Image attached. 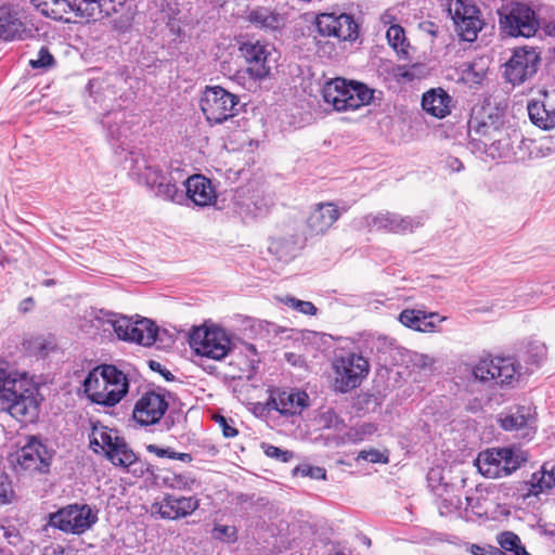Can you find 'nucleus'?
I'll return each mask as SVG.
<instances>
[{
	"label": "nucleus",
	"instance_id": "nucleus-35",
	"mask_svg": "<svg viewBox=\"0 0 555 555\" xmlns=\"http://www.w3.org/2000/svg\"><path fill=\"white\" fill-rule=\"evenodd\" d=\"M386 38L389 46L400 57L408 56L410 43L405 38L404 29L400 25H391L387 29Z\"/></svg>",
	"mask_w": 555,
	"mask_h": 555
},
{
	"label": "nucleus",
	"instance_id": "nucleus-52",
	"mask_svg": "<svg viewBox=\"0 0 555 555\" xmlns=\"http://www.w3.org/2000/svg\"><path fill=\"white\" fill-rule=\"evenodd\" d=\"M17 532L14 529L5 528L0 524V538L7 539L9 543L14 544L12 538H17Z\"/></svg>",
	"mask_w": 555,
	"mask_h": 555
},
{
	"label": "nucleus",
	"instance_id": "nucleus-32",
	"mask_svg": "<svg viewBox=\"0 0 555 555\" xmlns=\"http://www.w3.org/2000/svg\"><path fill=\"white\" fill-rule=\"evenodd\" d=\"M246 20L255 27L264 30L279 29L283 23V17L269 8L258 7L247 12Z\"/></svg>",
	"mask_w": 555,
	"mask_h": 555
},
{
	"label": "nucleus",
	"instance_id": "nucleus-49",
	"mask_svg": "<svg viewBox=\"0 0 555 555\" xmlns=\"http://www.w3.org/2000/svg\"><path fill=\"white\" fill-rule=\"evenodd\" d=\"M13 255H4L3 258L0 259L1 266H4L5 263L10 264L12 262H16L24 254V249L22 246L13 244Z\"/></svg>",
	"mask_w": 555,
	"mask_h": 555
},
{
	"label": "nucleus",
	"instance_id": "nucleus-40",
	"mask_svg": "<svg viewBox=\"0 0 555 555\" xmlns=\"http://www.w3.org/2000/svg\"><path fill=\"white\" fill-rule=\"evenodd\" d=\"M377 430L376 426L372 423H363L351 427L346 434L344 439L347 442L358 443L372 436Z\"/></svg>",
	"mask_w": 555,
	"mask_h": 555
},
{
	"label": "nucleus",
	"instance_id": "nucleus-58",
	"mask_svg": "<svg viewBox=\"0 0 555 555\" xmlns=\"http://www.w3.org/2000/svg\"><path fill=\"white\" fill-rule=\"evenodd\" d=\"M42 285L49 287V286L55 285V281L53 279H48L42 282Z\"/></svg>",
	"mask_w": 555,
	"mask_h": 555
},
{
	"label": "nucleus",
	"instance_id": "nucleus-24",
	"mask_svg": "<svg viewBox=\"0 0 555 555\" xmlns=\"http://www.w3.org/2000/svg\"><path fill=\"white\" fill-rule=\"evenodd\" d=\"M199 507V499L196 495L178 496L165 494L159 501L152 504V514L164 519L185 518Z\"/></svg>",
	"mask_w": 555,
	"mask_h": 555
},
{
	"label": "nucleus",
	"instance_id": "nucleus-60",
	"mask_svg": "<svg viewBox=\"0 0 555 555\" xmlns=\"http://www.w3.org/2000/svg\"><path fill=\"white\" fill-rule=\"evenodd\" d=\"M159 366H160V364H159V363H157V362H155V361H151V369H152V370H157V367H159Z\"/></svg>",
	"mask_w": 555,
	"mask_h": 555
},
{
	"label": "nucleus",
	"instance_id": "nucleus-39",
	"mask_svg": "<svg viewBox=\"0 0 555 555\" xmlns=\"http://www.w3.org/2000/svg\"><path fill=\"white\" fill-rule=\"evenodd\" d=\"M278 300L288 308L306 315H315L318 312L317 307L311 301L300 300L289 295L278 297Z\"/></svg>",
	"mask_w": 555,
	"mask_h": 555
},
{
	"label": "nucleus",
	"instance_id": "nucleus-62",
	"mask_svg": "<svg viewBox=\"0 0 555 555\" xmlns=\"http://www.w3.org/2000/svg\"><path fill=\"white\" fill-rule=\"evenodd\" d=\"M467 506L470 505V498L466 496Z\"/></svg>",
	"mask_w": 555,
	"mask_h": 555
},
{
	"label": "nucleus",
	"instance_id": "nucleus-25",
	"mask_svg": "<svg viewBox=\"0 0 555 555\" xmlns=\"http://www.w3.org/2000/svg\"><path fill=\"white\" fill-rule=\"evenodd\" d=\"M446 319L437 312H426L421 309H404L398 315V321L403 326L421 333L440 332V324Z\"/></svg>",
	"mask_w": 555,
	"mask_h": 555
},
{
	"label": "nucleus",
	"instance_id": "nucleus-30",
	"mask_svg": "<svg viewBox=\"0 0 555 555\" xmlns=\"http://www.w3.org/2000/svg\"><path fill=\"white\" fill-rule=\"evenodd\" d=\"M531 122L542 130H551L555 127V107L545 100H531L527 105Z\"/></svg>",
	"mask_w": 555,
	"mask_h": 555
},
{
	"label": "nucleus",
	"instance_id": "nucleus-42",
	"mask_svg": "<svg viewBox=\"0 0 555 555\" xmlns=\"http://www.w3.org/2000/svg\"><path fill=\"white\" fill-rule=\"evenodd\" d=\"M146 450L150 453H153L156 456L162 457V459L167 457L170 460H177V461H181L184 463H189L192 461V455L190 453L176 452L171 448H163V447H158L156 444H149L146 447Z\"/></svg>",
	"mask_w": 555,
	"mask_h": 555
},
{
	"label": "nucleus",
	"instance_id": "nucleus-50",
	"mask_svg": "<svg viewBox=\"0 0 555 555\" xmlns=\"http://www.w3.org/2000/svg\"><path fill=\"white\" fill-rule=\"evenodd\" d=\"M444 168L448 169L450 172H460L464 169L463 163L453 156H448L443 160Z\"/></svg>",
	"mask_w": 555,
	"mask_h": 555
},
{
	"label": "nucleus",
	"instance_id": "nucleus-54",
	"mask_svg": "<svg viewBox=\"0 0 555 555\" xmlns=\"http://www.w3.org/2000/svg\"><path fill=\"white\" fill-rule=\"evenodd\" d=\"M126 0H103V5L105 7L106 5H112L114 7L117 11L120 7H122L124 2Z\"/></svg>",
	"mask_w": 555,
	"mask_h": 555
},
{
	"label": "nucleus",
	"instance_id": "nucleus-11",
	"mask_svg": "<svg viewBox=\"0 0 555 555\" xmlns=\"http://www.w3.org/2000/svg\"><path fill=\"white\" fill-rule=\"evenodd\" d=\"M190 346L196 354L216 361L224 359L233 348L227 332L217 326L196 328L190 336Z\"/></svg>",
	"mask_w": 555,
	"mask_h": 555
},
{
	"label": "nucleus",
	"instance_id": "nucleus-51",
	"mask_svg": "<svg viewBox=\"0 0 555 555\" xmlns=\"http://www.w3.org/2000/svg\"><path fill=\"white\" fill-rule=\"evenodd\" d=\"M379 21L384 26L397 25L395 22L397 21V15L395 9L385 10L380 16Z\"/></svg>",
	"mask_w": 555,
	"mask_h": 555
},
{
	"label": "nucleus",
	"instance_id": "nucleus-48",
	"mask_svg": "<svg viewBox=\"0 0 555 555\" xmlns=\"http://www.w3.org/2000/svg\"><path fill=\"white\" fill-rule=\"evenodd\" d=\"M215 535L218 539H224L227 541H231L235 539L236 529L233 526H217L215 527Z\"/></svg>",
	"mask_w": 555,
	"mask_h": 555
},
{
	"label": "nucleus",
	"instance_id": "nucleus-47",
	"mask_svg": "<svg viewBox=\"0 0 555 555\" xmlns=\"http://www.w3.org/2000/svg\"><path fill=\"white\" fill-rule=\"evenodd\" d=\"M215 420L219 424L222 434L225 438H233L237 435L238 431L234 427L232 420H228L222 415H217Z\"/></svg>",
	"mask_w": 555,
	"mask_h": 555
},
{
	"label": "nucleus",
	"instance_id": "nucleus-38",
	"mask_svg": "<svg viewBox=\"0 0 555 555\" xmlns=\"http://www.w3.org/2000/svg\"><path fill=\"white\" fill-rule=\"evenodd\" d=\"M125 119V113L122 111L108 112L104 115L102 124L107 128L108 134L118 139L122 133L121 121Z\"/></svg>",
	"mask_w": 555,
	"mask_h": 555
},
{
	"label": "nucleus",
	"instance_id": "nucleus-7",
	"mask_svg": "<svg viewBox=\"0 0 555 555\" xmlns=\"http://www.w3.org/2000/svg\"><path fill=\"white\" fill-rule=\"evenodd\" d=\"M322 95L336 111H354L370 104L373 91L363 83L336 78L324 85Z\"/></svg>",
	"mask_w": 555,
	"mask_h": 555
},
{
	"label": "nucleus",
	"instance_id": "nucleus-12",
	"mask_svg": "<svg viewBox=\"0 0 555 555\" xmlns=\"http://www.w3.org/2000/svg\"><path fill=\"white\" fill-rule=\"evenodd\" d=\"M238 98L225 89L206 87L201 98V109L210 125L221 124L235 116Z\"/></svg>",
	"mask_w": 555,
	"mask_h": 555
},
{
	"label": "nucleus",
	"instance_id": "nucleus-29",
	"mask_svg": "<svg viewBox=\"0 0 555 555\" xmlns=\"http://www.w3.org/2000/svg\"><path fill=\"white\" fill-rule=\"evenodd\" d=\"M451 96L441 88L431 89L424 93L423 109L437 118H444L451 113Z\"/></svg>",
	"mask_w": 555,
	"mask_h": 555
},
{
	"label": "nucleus",
	"instance_id": "nucleus-37",
	"mask_svg": "<svg viewBox=\"0 0 555 555\" xmlns=\"http://www.w3.org/2000/svg\"><path fill=\"white\" fill-rule=\"evenodd\" d=\"M168 488L179 491H191L199 486V482L191 474H170L164 478Z\"/></svg>",
	"mask_w": 555,
	"mask_h": 555
},
{
	"label": "nucleus",
	"instance_id": "nucleus-53",
	"mask_svg": "<svg viewBox=\"0 0 555 555\" xmlns=\"http://www.w3.org/2000/svg\"><path fill=\"white\" fill-rule=\"evenodd\" d=\"M465 546L466 551L469 552L472 555H486L487 546L470 543H467Z\"/></svg>",
	"mask_w": 555,
	"mask_h": 555
},
{
	"label": "nucleus",
	"instance_id": "nucleus-45",
	"mask_svg": "<svg viewBox=\"0 0 555 555\" xmlns=\"http://www.w3.org/2000/svg\"><path fill=\"white\" fill-rule=\"evenodd\" d=\"M261 448L268 457L275 459L282 463H287L293 459V452L288 450H282L269 443H262Z\"/></svg>",
	"mask_w": 555,
	"mask_h": 555
},
{
	"label": "nucleus",
	"instance_id": "nucleus-3",
	"mask_svg": "<svg viewBox=\"0 0 555 555\" xmlns=\"http://www.w3.org/2000/svg\"><path fill=\"white\" fill-rule=\"evenodd\" d=\"M91 323L93 327L103 332L113 330L120 340L137 343L144 347L155 344L158 337V327L145 318L133 320L115 312L100 310L94 312Z\"/></svg>",
	"mask_w": 555,
	"mask_h": 555
},
{
	"label": "nucleus",
	"instance_id": "nucleus-13",
	"mask_svg": "<svg viewBox=\"0 0 555 555\" xmlns=\"http://www.w3.org/2000/svg\"><path fill=\"white\" fill-rule=\"evenodd\" d=\"M98 521V515L87 504H69L49 514L48 524L65 533L81 534Z\"/></svg>",
	"mask_w": 555,
	"mask_h": 555
},
{
	"label": "nucleus",
	"instance_id": "nucleus-8",
	"mask_svg": "<svg viewBox=\"0 0 555 555\" xmlns=\"http://www.w3.org/2000/svg\"><path fill=\"white\" fill-rule=\"evenodd\" d=\"M520 366L512 358L488 357L480 359L472 369L475 380L501 388L514 387L520 377Z\"/></svg>",
	"mask_w": 555,
	"mask_h": 555
},
{
	"label": "nucleus",
	"instance_id": "nucleus-61",
	"mask_svg": "<svg viewBox=\"0 0 555 555\" xmlns=\"http://www.w3.org/2000/svg\"><path fill=\"white\" fill-rule=\"evenodd\" d=\"M451 504L454 505L455 508H461L462 506V503L459 499L456 500V503L451 502Z\"/></svg>",
	"mask_w": 555,
	"mask_h": 555
},
{
	"label": "nucleus",
	"instance_id": "nucleus-15",
	"mask_svg": "<svg viewBox=\"0 0 555 555\" xmlns=\"http://www.w3.org/2000/svg\"><path fill=\"white\" fill-rule=\"evenodd\" d=\"M15 473H44L50 466V454L46 446L36 437H28L24 446L9 455Z\"/></svg>",
	"mask_w": 555,
	"mask_h": 555
},
{
	"label": "nucleus",
	"instance_id": "nucleus-33",
	"mask_svg": "<svg viewBox=\"0 0 555 555\" xmlns=\"http://www.w3.org/2000/svg\"><path fill=\"white\" fill-rule=\"evenodd\" d=\"M269 251L279 260L288 261L296 256L298 246L294 237H275L270 241Z\"/></svg>",
	"mask_w": 555,
	"mask_h": 555
},
{
	"label": "nucleus",
	"instance_id": "nucleus-22",
	"mask_svg": "<svg viewBox=\"0 0 555 555\" xmlns=\"http://www.w3.org/2000/svg\"><path fill=\"white\" fill-rule=\"evenodd\" d=\"M169 402L166 393L160 391H146L135 402L132 417L141 426L159 423L167 412Z\"/></svg>",
	"mask_w": 555,
	"mask_h": 555
},
{
	"label": "nucleus",
	"instance_id": "nucleus-56",
	"mask_svg": "<svg viewBox=\"0 0 555 555\" xmlns=\"http://www.w3.org/2000/svg\"><path fill=\"white\" fill-rule=\"evenodd\" d=\"M267 211V207L264 205H257L255 204L254 210L250 211L254 216L261 215Z\"/></svg>",
	"mask_w": 555,
	"mask_h": 555
},
{
	"label": "nucleus",
	"instance_id": "nucleus-19",
	"mask_svg": "<svg viewBox=\"0 0 555 555\" xmlns=\"http://www.w3.org/2000/svg\"><path fill=\"white\" fill-rule=\"evenodd\" d=\"M363 222L370 231L405 234L421 227L423 219L421 217H403L396 212L382 211L366 215L363 218Z\"/></svg>",
	"mask_w": 555,
	"mask_h": 555
},
{
	"label": "nucleus",
	"instance_id": "nucleus-9",
	"mask_svg": "<svg viewBox=\"0 0 555 555\" xmlns=\"http://www.w3.org/2000/svg\"><path fill=\"white\" fill-rule=\"evenodd\" d=\"M527 462V454L517 448H491L481 451L475 464L480 474L488 478L512 475Z\"/></svg>",
	"mask_w": 555,
	"mask_h": 555
},
{
	"label": "nucleus",
	"instance_id": "nucleus-41",
	"mask_svg": "<svg viewBox=\"0 0 555 555\" xmlns=\"http://www.w3.org/2000/svg\"><path fill=\"white\" fill-rule=\"evenodd\" d=\"M55 60L47 47H41L34 59L29 60V66L34 69L47 72L54 67Z\"/></svg>",
	"mask_w": 555,
	"mask_h": 555
},
{
	"label": "nucleus",
	"instance_id": "nucleus-1",
	"mask_svg": "<svg viewBox=\"0 0 555 555\" xmlns=\"http://www.w3.org/2000/svg\"><path fill=\"white\" fill-rule=\"evenodd\" d=\"M129 175L147 186L155 196L175 204L190 201L196 207H210L217 203V190L203 175L185 178L183 169L172 164H158L142 153H131Z\"/></svg>",
	"mask_w": 555,
	"mask_h": 555
},
{
	"label": "nucleus",
	"instance_id": "nucleus-20",
	"mask_svg": "<svg viewBox=\"0 0 555 555\" xmlns=\"http://www.w3.org/2000/svg\"><path fill=\"white\" fill-rule=\"evenodd\" d=\"M449 12L459 36L465 41H474L482 27L479 9L464 0H455L449 5Z\"/></svg>",
	"mask_w": 555,
	"mask_h": 555
},
{
	"label": "nucleus",
	"instance_id": "nucleus-34",
	"mask_svg": "<svg viewBox=\"0 0 555 555\" xmlns=\"http://www.w3.org/2000/svg\"><path fill=\"white\" fill-rule=\"evenodd\" d=\"M405 363L411 371L427 376L434 373L436 359L429 354L417 351H406Z\"/></svg>",
	"mask_w": 555,
	"mask_h": 555
},
{
	"label": "nucleus",
	"instance_id": "nucleus-16",
	"mask_svg": "<svg viewBox=\"0 0 555 555\" xmlns=\"http://www.w3.org/2000/svg\"><path fill=\"white\" fill-rule=\"evenodd\" d=\"M499 423L506 431H515L521 439L531 440L537 431V412L531 403L509 406L499 415Z\"/></svg>",
	"mask_w": 555,
	"mask_h": 555
},
{
	"label": "nucleus",
	"instance_id": "nucleus-23",
	"mask_svg": "<svg viewBox=\"0 0 555 555\" xmlns=\"http://www.w3.org/2000/svg\"><path fill=\"white\" fill-rule=\"evenodd\" d=\"M315 27L324 37H334L339 41H354L358 38V25L349 14L322 13L317 16Z\"/></svg>",
	"mask_w": 555,
	"mask_h": 555
},
{
	"label": "nucleus",
	"instance_id": "nucleus-18",
	"mask_svg": "<svg viewBox=\"0 0 555 555\" xmlns=\"http://www.w3.org/2000/svg\"><path fill=\"white\" fill-rule=\"evenodd\" d=\"M539 63L540 53L535 48H517L505 64L506 79L513 85H520L537 73Z\"/></svg>",
	"mask_w": 555,
	"mask_h": 555
},
{
	"label": "nucleus",
	"instance_id": "nucleus-31",
	"mask_svg": "<svg viewBox=\"0 0 555 555\" xmlns=\"http://www.w3.org/2000/svg\"><path fill=\"white\" fill-rule=\"evenodd\" d=\"M527 483L531 496H538L555 488V464L544 463L539 470L530 476Z\"/></svg>",
	"mask_w": 555,
	"mask_h": 555
},
{
	"label": "nucleus",
	"instance_id": "nucleus-46",
	"mask_svg": "<svg viewBox=\"0 0 555 555\" xmlns=\"http://www.w3.org/2000/svg\"><path fill=\"white\" fill-rule=\"evenodd\" d=\"M356 460L358 462L362 460V461H366L370 463H383V464H386L389 461L388 454H386L385 452H380L376 449L362 450L361 452H359Z\"/></svg>",
	"mask_w": 555,
	"mask_h": 555
},
{
	"label": "nucleus",
	"instance_id": "nucleus-5",
	"mask_svg": "<svg viewBox=\"0 0 555 555\" xmlns=\"http://www.w3.org/2000/svg\"><path fill=\"white\" fill-rule=\"evenodd\" d=\"M31 3L46 16L61 21H68L65 14L73 12L75 16L87 21H101L117 10L112 5H103V0H30Z\"/></svg>",
	"mask_w": 555,
	"mask_h": 555
},
{
	"label": "nucleus",
	"instance_id": "nucleus-43",
	"mask_svg": "<svg viewBox=\"0 0 555 555\" xmlns=\"http://www.w3.org/2000/svg\"><path fill=\"white\" fill-rule=\"evenodd\" d=\"M294 476L309 477L315 480L326 479V470L320 466H312L310 464H300L293 470Z\"/></svg>",
	"mask_w": 555,
	"mask_h": 555
},
{
	"label": "nucleus",
	"instance_id": "nucleus-10",
	"mask_svg": "<svg viewBox=\"0 0 555 555\" xmlns=\"http://www.w3.org/2000/svg\"><path fill=\"white\" fill-rule=\"evenodd\" d=\"M38 33L33 18L20 4L0 0V41H25Z\"/></svg>",
	"mask_w": 555,
	"mask_h": 555
},
{
	"label": "nucleus",
	"instance_id": "nucleus-21",
	"mask_svg": "<svg viewBox=\"0 0 555 555\" xmlns=\"http://www.w3.org/2000/svg\"><path fill=\"white\" fill-rule=\"evenodd\" d=\"M240 51L248 64L247 73L251 78L260 80L269 76L275 62L272 60L274 49L271 44L247 41L242 43Z\"/></svg>",
	"mask_w": 555,
	"mask_h": 555
},
{
	"label": "nucleus",
	"instance_id": "nucleus-36",
	"mask_svg": "<svg viewBox=\"0 0 555 555\" xmlns=\"http://www.w3.org/2000/svg\"><path fill=\"white\" fill-rule=\"evenodd\" d=\"M496 541L505 552L513 553L514 555H530L522 545L520 538L512 531L501 532L498 534Z\"/></svg>",
	"mask_w": 555,
	"mask_h": 555
},
{
	"label": "nucleus",
	"instance_id": "nucleus-57",
	"mask_svg": "<svg viewBox=\"0 0 555 555\" xmlns=\"http://www.w3.org/2000/svg\"><path fill=\"white\" fill-rule=\"evenodd\" d=\"M439 476H440V472H439V469H431V470L428 473V479H429V480H433L434 478L439 477Z\"/></svg>",
	"mask_w": 555,
	"mask_h": 555
},
{
	"label": "nucleus",
	"instance_id": "nucleus-28",
	"mask_svg": "<svg viewBox=\"0 0 555 555\" xmlns=\"http://www.w3.org/2000/svg\"><path fill=\"white\" fill-rule=\"evenodd\" d=\"M488 493L493 496L498 504L513 503L519 500L525 501L530 498L527 480L507 481L492 485L488 488Z\"/></svg>",
	"mask_w": 555,
	"mask_h": 555
},
{
	"label": "nucleus",
	"instance_id": "nucleus-26",
	"mask_svg": "<svg viewBox=\"0 0 555 555\" xmlns=\"http://www.w3.org/2000/svg\"><path fill=\"white\" fill-rule=\"evenodd\" d=\"M271 402L283 415H298L309 405V396L294 388L276 389L271 393Z\"/></svg>",
	"mask_w": 555,
	"mask_h": 555
},
{
	"label": "nucleus",
	"instance_id": "nucleus-4",
	"mask_svg": "<svg viewBox=\"0 0 555 555\" xmlns=\"http://www.w3.org/2000/svg\"><path fill=\"white\" fill-rule=\"evenodd\" d=\"M87 397L95 404L115 406L129 391L127 376L114 365L94 367L83 380Z\"/></svg>",
	"mask_w": 555,
	"mask_h": 555
},
{
	"label": "nucleus",
	"instance_id": "nucleus-14",
	"mask_svg": "<svg viewBox=\"0 0 555 555\" xmlns=\"http://www.w3.org/2000/svg\"><path fill=\"white\" fill-rule=\"evenodd\" d=\"M335 373V389L339 392H348L360 386L369 374L370 365L361 354L349 352L336 357L333 362Z\"/></svg>",
	"mask_w": 555,
	"mask_h": 555
},
{
	"label": "nucleus",
	"instance_id": "nucleus-63",
	"mask_svg": "<svg viewBox=\"0 0 555 555\" xmlns=\"http://www.w3.org/2000/svg\"><path fill=\"white\" fill-rule=\"evenodd\" d=\"M328 417L332 418V416H335L333 413H327Z\"/></svg>",
	"mask_w": 555,
	"mask_h": 555
},
{
	"label": "nucleus",
	"instance_id": "nucleus-27",
	"mask_svg": "<svg viewBox=\"0 0 555 555\" xmlns=\"http://www.w3.org/2000/svg\"><path fill=\"white\" fill-rule=\"evenodd\" d=\"M346 210V207L339 209L333 202L319 203L309 214L307 225L312 233L324 234Z\"/></svg>",
	"mask_w": 555,
	"mask_h": 555
},
{
	"label": "nucleus",
	"instance_id": "nucleus-6",
	"mask_svg": "<svg viewBox=\"0 0 555 555\" xmlns=\"http://www.w3.org/2000/svg\"><path fill=\"white\" fill-rule=\"evenodd\" d=\"M89 446L94 453L105 455L115 466L127 468L138 460L135 453L116 429L99 423L92 426Z\"/></svg>",
	"mask_w": 555,
	"mask_h": 555
},
{
	"label": "nucleus",
	"instance_id": "nucleus-2",
	"mask_svg": "<svg viewBox=\"0 0 555 555\" xmlns=\"http://www.w3.org/2000/svg\"><path fill=\"white\" fill-rule=\"evenodd\" d=\"M39 406V393L28 374L0 360V411L27 424L37 421Z\"/></svg>",
	"mask_w": 555,
	"mask_h": 555
},
{
	"label": "nucleus",
	"instance_id": "nucleus-44",
	"mask_svg": "<svg viewBox=\"0 0 555 555\" xmlns=\"http://www.w3.org/2000/svg\"><path fill=\"white\" fill-rule=\"evenodd\" d=\"M15 500L12 481L7 474H0V506L9 505Z\"/></svg>",
	"mask_w": 555,
	"mask_h": 555
},
{
	"label": "nucleus",
	"instance_id": "nucleus-17",
	"mask_svg": "<svg viewBox=\"0 0 555 555\" xmlns=\"http://www.w3.org/2000/svg\"><path fill=\"white\" fill-rule=\"evenodd\" d=\"M502 29L513 37H532L539 28L534 11L526 4L515 3L500 18Z\"/></svg>",
	"mask_w": 555,
	"mask_h": 555
},
{
	"label": "nucleus",
	"instance_id": "nucleus-59",
	"mask_svg": "<svg viewBox=\"0 0 555 555\" xmlns=\"http://www.w3.org/2000/svg\"><path fill=\"white\" fill-rule=\"evenodd\" d=\"M0 555H12V552L0 547Z\"/></svg>",
	"mask_w": 555,
	"mask_h": 555
},
{
	"label": "nucleus",
	"instance_id": "nucleus-55",
	"mask_svg": "<svg viewBox=\"0 0 555 555\" xmlns=\"http://www.w3.org/2000/svg\"><path fill=\"white\" fill-rule=\"evenodd\" d=\"M486 555H505L503 550L488 545L486 548Z\"/></svg>",
	"mask_w": 555,
	"mask_h": 555
}]
</instances>
